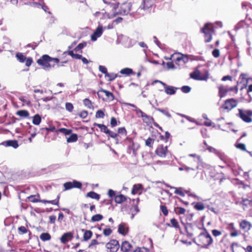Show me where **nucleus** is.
<instances>
[{"mask_svg": "<svg viewBox=\"0 0 252 252\" xmlns=\"http://www.w3.org/2000/svg\"><path fill=\"white\" fill-rule=\"evenodd\" d=\"M127 197L123 194L117 195L115 196V202L118 204H121L126 201Z\"/></svg>", "mask_w": 252, "mask_h": 252, "instance_id": "nucleus-29", "label": "nucleus"}, {"mask_svg": "<svg viewBox=\"0 0 252 252\" xmlns=\"http://www.w3.org/2000/svg\"><path fill=\"white\" fill-rule=\"evenodd\" d=\"M3 144L7 147H12L14 149H16L18 147L19 144L17 140H7L3 143Z\"/></svg>", "mask_w": 252, "mask_h": 252, "instance_id": "nucleus-27", "label": "nucleus"}, {"mask_svg": "<svg viewBox=\"0 0 252 252\" xmlns=\"http://www.w3.org/2000/svg\"><path fill=\"white\" fill-rule=\"evenodd\" d=\"M104 111L105 110H98L95 113V118L97 119L103 118L105 116Z\"/></svg>", "mask_w": 252, "mask_h": 252, "instance_id": "nucleus-50", "label": "nucleus"}, {"mask_svg": "<svg viewBox=\"0 0 252 252\" xmlns=\"http://www.w3.org/2000/svg\"><path fill=\"white\" fill-rule=\"evenodd\" d=\"M236 147L242 151H246V146L243 143H238L236 145Z\"/></svg>", "mask_w": 252, "mask_h": 252, "instance_id": "nucleus-62", "label": "nucleus"}, {"mask_svg": "<svg viewBox=\"0 0 252 252\" xmlns=\"http://www.w3.org/2000/svg\"><path fill=\"white\" fill-rule=\"evenodd\" d=\"M84 105L89 109L93 108L92 101L89 98H85L83 100Z\"/></svg>", "mask_w": 252, "mask_h": 252, "instance_id": "nucleus-49", "label": "nucleus"}, {"mask_svg": "<svg viewBox=\"0 0 252 252\" xmlns=\"http://www.w3.org/2000/svg\"><path fill=\"white\" fill-rule=\"evenodd\" d=\"M160 211L164 217H167L169 213V210L164 203H161L159 206Z\"/></svg>", "mask_w": 252, "mask_h": 252, "instance_id": "nucleus-30", "label": "nucleus"}, {"mask_svg": "<svg viewBox=\"0 0 252 252\" xmlns=\"http://www.w3.org/2000/svg\"><path fill=\"white\" fill-rule=\"evenodd\" d=\"M120 73L122 74H125L126 75H129L130 74H135L132 69L129 68H125L124 69H122L120 71Z\"/></svg>", "mask_w": 252, "mask_h": 252, "instance_id": "nucleus-41", "label": "nucleus"}, {"mask_svg": "<svg viewBox=\"0 0 252 252\" xmlns=\"http://www.w3.org/2000/svg\"><path fill=\"white\" fill-rule=\"evenodd\" d=\"M248 74L246 73H242L239 76V83L240 84H243L244 87L246 88L247 86V84L250 78H247Z\"/></svg>", "mask_w": 252, "mask_h": 252, "instance_id": "nucleus-25", "label": "nucleus"}, {"mask_svg": "<svg viewBox=\"0 0 252 252\" xmlns=\"http://www.w3.org/2000/svg\"><path fill=\"white\" fill-rule=\"evenodd\" d=\"M137 114H140L142 120L144 123H146L147 125L152 124L154 121V119L153 117L148 115L143 112L142 110L139 109L136 110Z\"/></svg>", "mask_w": 252, "mask_h": 252, "instance_id": "nucleus-12", "label": "nucleus"}, {"mask_svg": "<svg viewBox=\"0 0 252 252\" xmlns=\"http://www.w3.org/2000/svg\"><path fill=\"white\" fill-rule=\"evenodd\" d=\"M191 78L195 80L207 81L209 78V73L208 70H206L202 74L198 69H195L193 72L190 73Z\"/></svg>", "mask_w": 252, "mask_h": 252, "instance_id": "nucleus-5", "label": "nucleus"}, {"mask_svg": "<svg viewBox=\"0 0 252 252\" xmlns=\"http://www.w3.org/2000/svg\"><path fill=\"white\" fill-rule=\"evenodd\" d=\"M170 133L166 131V132H165L164 136L163 135L160 136V139L163 140L165 142H167L170 137Z\"/></svg>", "mask_w": 252, "mask_h": 252, "instance_id": "nucleus-60", "label": "nucleus"}, {"mask_svg": "<svg viewBox=\"0 0 252 252\" xmlns=\"http://www.w3.org/2000/svg\"><path fill=\"white\" fill-rule=\"evenodd\" d=\"M16 114L21 118H28L29 116V112L26 110H18Z\"/></svg>", "mask_w": 252, "mask_h": 252, "instance_id": "nucleus-34", "label": "nucleus"}, {"mask_svg": "<svg viewBox=\"0 0 252 252\" xmlns=\"http://www.w3.org/2000/svg\"><path fill=\"white\" fill-rule=\"evenodd\" d=\"M41 118L39 114H36L33 117L32 123L35 125H38L41 123Z\"/></svg>", "mask_w": 252, "mask_h": 252, "instance_id": "nucleus-42", "label": "nucleus"}, {"mask_svg": "<svg viewBox=\"0 0 252 252\" xmlns=\"http://www.w3.org/2000/svg\"><path fill=\"white\" fill-rule=\"evenodd\" d=\"M231 249L232 252H246L245 248L236 242H233L231 244Z\"/></svg>", "mask_w": 252, "mask_h": 252, "instance_id": "nucleus-23", "label": "nucleus"}, {"mask_svg": "<svg viewBox=\"0 0 252 252\" xmlns=\"http://www.w3.org/2000/svg\"><path fill=\"white\" fill-rule=\"evenodd\" d=\"M97 94L104 101H112L115 99V96L112 93L102 88L98 91Z\"/></svg>", "mask_w": 252, "mask_h": 252, "instance_id": "nucleus-7", "label": "nucleus"}, {"mask_svg": "<svg viewBox=\"0 0 252 252\" xmlns=\"http://www.w3.org/2000/svg\"><path fill=\"white\" fill-rule=\"evenodd\" d=\"M129 227L127 224L124 222H122L118 225V232L123 235L126 236L128 234Z\"/></svg>", "mask_w": 252, "mask_h": 252, "instance_id": "nucleus-17", "label": "nucleus"}, {"mask_svg": "<svg viewBox=\"0 0 252 252\" xmlns=\"http://www.w3.org/2000/svg\"><path fill=\"white\" fill-rule=\"evenodd\" d=\"M78 140V136L75 133H73L70 135V136L67 138V142L68 143H72L75 142L77 141Z\"/></svg>", "mask_w": 252, "mask_h": 252, "instance_id": "nucleus-48", "label": "nucleus"}, {"mask_svg": "<svg viewBox=\"0 0 252 252\" xmlns=\"http://www.w3.org/2000/svg\"><path fill=\"white\" fill-rule=\"evenodd\" d=\"M103 218V217L102 215L100 214H96L93 216L91 218V221L92 222H96L102 220Z\"/></svg>", "mask_w": 252, "mask_h": 252, "instance_id": "nucleus-45", "label": "nucleus"}, {"mask_svg": "<svg viewBox=\"0 0 252 252\" xmlns=\"http://www.w3.org/2000/svg\"><path fill=\"white\" fill-rule=\"evenodd\" d=\"M167 187L170 189H174V193L180 195V196L183 197L185 196V193H188L189 192L188 190H185L183 188L181 187L175 188L169 185H167Z\"/></svg>", "mask_w": 252, "mask_h": 252, "instance_id": "nucleus-24", "label": "nucleus"}, {"mask_svg": "<svg viewBox=\"0 0 252 252\" xmlns=\"http://www.w3.org/2000/svg\"><path fill=\"white\" fill-rule=\"evenodd\" d=\"M112 233V230L110 228H106L103 230V234L105 236H110Z\"/></svg>", "mask_w": 252, "mask_h": 252, "instance_id": "nucleus-56", "label": "nucleus"}, {"mask_svg": "<svg viewBox=\"0 0 252 252\" xmlns=\"http://www.w3.org/2000/svg\"><path fill=\"white\" fill-rule=\"evenodd\" d=\"M201 229L203 231L194 239V242L201 248L207 249L213 243V240L206 228Z\"/></svg>", "mask_w": 252, "mask_h": 252, "instance_id": "nucleus-1", "label": "nucleus"}, {"mask_svg": "<svg viewBox=\"0 0 252 252\" xmlns=\"http://www.w3.org/2000/svg\"><path fill=\"white\" fill-rule=\"evenodd\" d=\"M154 141H155V140L154 139L149 137L145 141V145H146V146H147L150 148H152L153 146Z\"/></svg>", "mask_w": 252, "mask_h": 252, "instance_id": "nucleus-52", "label": "nucleus"}, {"mask_svg": "<svg viewBox=\"0 0 252 252\" xmlns=\"http://www.w3.org/2000/svg\"><path fill=\"white\" fill-rule=\"evenodd\" d=\"M167 225H168L170 227H174L175 228H180V225H179V222L175 218L171 219L170 220V224L168 223V224H167Z\"/></svg>", "mask_w": 252, "mask_h": 252, "instance_id": "nucleus-35", "label": "nucleus"}, {"mask_svg": "<svg viewBox=\"0 0 252 252\" xmlns=\"http://www.w3.org/2000/svg\"><path fill=\"white\" fill-rule=\"evenodd\" d=\"M192 204H194L193 206L194 208L198 211L203 210L205 208L204 204L200 202L193 203Z\"/></svg>", "mask_w": 252, "mask_h": 252, "instance_id": "nucleus-38", "label": "nucleus"}, {"mask_svg": "<svg viewBox=\"0 0 252 252\" xmlns=\"http://www.w3.org/2000/svg\"><path fill=\"white\" fill-rule=\"evenodd\" d=\"M149 250L145 248H137L133 252H149Z\"/></svg>", "mask_w": 252, "mask_h": 252, "instance_id": "nucleus-64", "label": "nucleus"}, {"mask_svg": "<svg viewBox=\"0 0 252 252\" xmlns=\"http://www.w3.org/2000/svg\"><path fill=\"white\" fill-rule=\"evenodd\" d=\"M239 226L240 229L244 230L245 232H248L251 229L252 224L251 222L248 220H243L240 222Z\"/></svg>", "mask_w": 252, "mask_h": 252, "instance_id": "nucleus-19", "label": "nucleus"}, {"mask_svg": "<svg viewBox=\"0 0 252 252\" xmlns=\"http://www.w3.org/2000/svg\"><path fill=\"white\" fill-rule=\"evenodd\" d=\"M27 199L32 203L42 202V200L40 199V195L39 194L35 195H31L27 197Z\"/></svg>", "mask_w": 252, "mask_h": 252, "instance_id": "nucleus-26", "label": "nucleus"}, {"mask_svg": "<svg viewBox=\"0 0 252 252\" xmlns=\"http://www.w3.org/2000/svg\"><path fill=\"white\" fill-rule=\"evenodd\" d=\"M175 213L177 215H185L186 210L185 208L181 207H176L174 208Z\"/></svg>", "mask_w": 252, "mask_h": 252, "instance_id": "nucleus-32", "label": "nucleus"}, {"mask_svg": "<svg viewBox=\"0 0 252 252\" xmlns=\"http://www.w3.org/2000/svg\"><path fill=\"white\" fill-rule=\"evenodd\" d=\"M74 107L72 104L70 102H66L65 103V109L68 111L71 112L73 110Z\"/></svg>", "mask_w": 252, "mask_h": 252, "instance_id": "nucleus-57", "label": "nucleus"}, {"mask_svg": "<svg viewBox=\"0 0 252 252\" xmlns=\"http://www.w3.org/2000/svg\"><path fill=\"white\" fill-rule=\"evenodd\" d=\"M102 32L103 30L102 27L98 26L91 35V40L92 41L96 40L97 38L102 35Z\"/></svg>", "mask_w": 252, "mask_h": 252, "instance_id": "nucleus-22", "label": "nucleus"}, {"mask_svg": "<svg viewBox=\"0 0 252 252\" xmlns=\"http://www.w3.org/2000/svg\"><path fill=\"white\" fill-rule=\"evenodd\" d=\"M239 82H237V84ZM218 95L220 98L226 95L229 92H233L235 94H237L238 92V84L232 87H228L227 86L221 84L218 86Z\"/></svg>", "mask_w": 252, "mask_h": 252, "instance_id": "nucleus-4", "label": "nucleus"}, {"mask_svg": "<svg viewBox=\"0 0 252 252\" xmlns=\"http://www.w3.org/2000/svg\"><path fill=\"white\" fill-rule=\"evenodd\" d=\"M140 199L139 198H137L136 199H133L132 201V206L134 208V210L136 213H138L139 212V209L138 208V204L139 203Z\"/></svg>", "mask_w": 252, "mask_h": 252, "instance_id": "nucleus-40", "label": "nucleus"}, {"mask_svg": "<svg viewBox=\"0 0 252 252\" xmlns=\"http://www.w3.org/2000/svg\"><path fill=\"white\" fill-rule=\"evenodd\" d=\"M103 2L109 5L113 10H116L118 8L119 3L118 2H112L110 0H102Z\"/></svg>", "mask_w": 252, "mask_h": 252, "instance_id": "nucleus-33", "label": "nucleus"}, {"mask_svg": "<svg viewBox=\"0 0 252 252\" xmlns=\"http://www.w3.org/2000/svg\"><path fill=\"white\" fill-rule=\"evenodd\" d=\"M155 3V0H143L140 8L144 11L150 12Z\"/></svg>", "mask_w": 252, "mask_h": 252, "instance_id": "nucleus-11", "label": "nucleus"}, {"mask_svg": "<svg viewBox=\"0 0 252 252\" xmlns=\"http://www.w3.org/2000/svg\"><path fill=\"white\" fill-rule=\"evenodd\" d=\"M64 190H69L73 188L81 189L82 187V184L81 182L76 180H73L72 182H67L63 184Z\"/></svg>", "mask_w": 252, "mask_h": 252, "instance_id": "nucleus-10", "label": "nucleus"}, {"mask_svg": "<svg viewBox=\"0 0 252 252\" xmlns=\"http://www.w3.org/2000/svg\"><path fill=\"white\" fill-rule=\"evenodd\" d=\"M201 32L204 34V42H210L215 32L213 25L211 23H206L201 29Z\"/></svg>", "mask_w": 252, "mask_h": 252, "instance_id": "nucleus-3", "label": "nucleus"}, {"mask_svg": "<svg viewBox=\"0 0 252 252\" xmlns=\"http://www.w3.org/2000/svg\"><path fill=\"white\" fill-rule=\"evenodd\" d=\"M37 64L41 66L44 69H48L51 67H55V64H51L53 62L58 64L60 60L57 58H52L48 55H43L36 61Z\"/></svg>", "mask_w": 252, "mask_h": 252, "instance_id": "nucleus-2", "label": "nucleus"}, {"mask_svg": "<svg viewBox=\"0 0 252 252\" xmlns=\"http://www.w3.org/2000/svg\"><path fill=\"white\" fill-rule=\"evenodd\" d=\"M161 84L164 87L165 93L169 95L174 94L176 91L178 89L171 86H167L165 83L161 82Z\"/></svg>", "mask_w": 252, "mask_h": 252, "instance_id": "nucleus-18", "label": "nucleus"}, {"mask_svg": "<svg viewBox=\"0 0 252 252\" xmlns=\"http://www.w3.org/2000/svg\"><path fill=\"white\" fill-rule=\"evenodd\" d=\"M19 99L23 103H26L28 106H31L32 103L30 100L26 98L25 96H21Z\"/></svg>", "mask_w": 252, "mask_h": 252, "instance_id": "nucleus-58", "label": "nucleus"}, {"mask_svg": "<svg viewBox=\"0 0 252 252\" xmlns=\"http://www.w3.org/2000/svg\"><path fill=\"white\" fill-rule=\"evenodd\" d=\"M118 123L115 117H112L110 120V125L111 127H113L117 126Z\"/></svg>", "mask_w": 252, "mask_h": 252, "instance_id": "nucleus-63", "label": "nucleus"}, {"mask_svg": "<svg viewBox=\"0 0 252 252\" xmlns=\"http://www.w3.org/2000/svg\"><path fill=\"white\" fill-rule=\"evenodd\" d=\"M94 126H96L100 128V131L101 132H103L106 134L108 130H109V129L107 127V126L103 124H99L94 123Z\"/></svg>", "mask_w": 252, "mask_h": 252, "instance_id": "nucleus-43", "label": "nucleus"}, {"mask_svg": "<svg viewBox=\"0 0 252 252\" xmlns=\"http://www.w3.org/2000/svg\"><path fill=\"white\" fill-rule=\"evenodd\" d=\"M132 7V4L129 2H126L122 3L120 6V9L119 13L120 14L126 15L131 10Z\"/></svg>", "mask_w": 252, "mask_h": 252, "instance_id": "nucleus-14", "label": "nucleus"}, {"mask_svg": "<svg viewBox=\"0 0 252 252\" xmlns=\"http://www.w3.org/2000/svg\"><path fill=\"white\" fill-rule=\"evenodd\" d=\"M120 247L119 241L115 239L110 240L106 245V247L109 250V252H117Z\"/></svg>", "mask_w": 252, "mask_h": 252, "instance_id": "nucleus-9", "label": "nucleus"}, {"mask_svg": "<svg viewBox=\"0 0 252 252\" xmlns=\"http://www.w3.org/2000/svg\"><path fill=\"white\" fill-rule=\"evenodd\" d=\"M59 132L63 133L65 135H69L71 133L72 130L70 129H67L65 128H61L56 131V133H58Z\"/></svg>", "mask_w": 252, "mask_h": 252, "instance_id": "nucleus-47", "label": "nucleus"}, {"mask_svg": "<svg viewBox=\"0 0 252 252\" xmlns=\"http://www.w3.org/2000/svg\"><path fill=\"white\" fill-rule=\"evenodd\" d=\"M181 90L184 93H189L191 91V88L188 86H184L181 88Z\"/></svg>", "mask_w": 252, "mask_h": 252, "instance_id": "nucleus-59", "label": "nucleus"}, {"mask_svg": "<svg viewBox=\"0 0 252 252\" xmlns=\"http://www.w3.org/2000/svg\"><path fill=\"white\" fill-rule=\"evenodd\" d=\"M60 198V195H58L57 197V198L55 200H42V203H43L44 204L50 203L52 205H58L59 203Z\"/></svg>", "mask_w": 252, "mask_h": 252, "instance_id": "nucleus-37", "label": "nucleus"}, {"mask_svg": "<svg viewBox=\"0 0 252 252\" xmlns=\"http://www.w3.org/2000/svg\"><path fill=\"white\" fill-rule=\"evenodd\" d=\"M238 112L237 116L243 121L247 123L252 122V110L238 109Z\"/></svg>", "mask_w": 252, "mask_h": 252, "instance_id": "nucleus-6", "label": "nucleus"}, {"mask_svg": "<svg viewBox=\"0 0 252 252\" xmlns=\"http://www.w3.org/2000/svg\"><path fill=\"white\" fill-rule=\"evenodd\" d=\"M123 252H129L132 249V245L127 241L123 242L120 247Z\"/></svg>", "mask_w": 252, "mask_h": 252, "instance_id": "nucleus-20", "label": "nucleus"}, {"mask_svg": "<svg viewBox=\"0 0 252 252\" xmlns=\"http://www.w3.org/2000/svg\"><path fill=\"white\" fill-rule=\"evenodd\" d=\"M167 152V146L163 145H159L155 151L156 154L160 158H165Z\"/></svg>", "mask_w": 252, "mask_h": 252, "instance_id": "nucleus-15", "label": "nucleus"}, {"mask_svg": "<svg viewBox=\"0 0 252 252\" xmlns=\"http://www.w3.org/2000/svg\"><path fill=\"white\" fill-rule=\"evenodd\" d=\"M241 204L245 206H252V200H249L248 199H242Z\"/></svg>", "mask_w": 252, "mask_h": 252, "instance_id": "nucleus-54", "label": "nucleus"}, {"mask_svg": "<svg viewBox=\"0 0 252 252\" xmlns=\"http://www.w3.org/2000/svg\"><path fill=\"white\" fill-rule=\"evenodd\" d=\"M16 57L17 59V60L22 63H23L25 62L26 57L25 56L23 55L22 53H17L16 54Z\"/></svg>", "mask_w": 252, "mask_h": 252, "instance_id": "nucleus-44", "label": "nucleus"}, {"mask_svg": "<svg viewBox=\"0 0 252 252\" xmlns=\"http://www.w3.org/2000/svg\"><path fill=\"white\" fill-rule=\"evenodd\" d=\"M212 55L214 57L218 58L220 56V52L218 49H215L212 52Z\"/></svg>", "mask_w": 252, "mask_h": 252, "instance_id": "nucleus-61", "label": "nucleus"}, {"mask_svg": "<svg viewBox=\"0 0 252 252\" xmlns=\"http://www.w3.org/2000/svg\"><path fill=\"white\" fill-rule=\"evenodd\" d=\"M39 237H40V239L42 241H44V242L46 241H49L51 239V236L50 234L48 232H44V233H41L40 234Z\"/></svg>", "mask_w": 252, "mask_h": 252, "instance_id": "nucleus-39", "label": "nucleus"}, {"mask_svg": "<svg viewBox=\"0 0 252 252\" xmlns=\"http://www.w3.org/2000/svg\"><path fill=\"white\" fill-rule=\"evenodd\" d=\"M82 231L84 232L83 236L84 241H87L92 237L93 232L92 231L82 229Z\"/></svg>", "mask_w": 252, "mask_h": 252, "instance_id": "nucleus-28", "label": "nucleus"}, {"mask_svg": "<svg viewBox=\"0 0 252 252\" xmlns=\"http://www.w3.org/2000/svg\"><path fill=\"white\" fill-rule=\"evenodd\" d=\"M86 196L97 200H99L100 199V195L93 191L88 192Z\"/></svg>", "mask_w": 252, "mask_h": 252, "instance_id": "nucleus-31", "label": "nucleus"}, {"mask_svg": "<svg viewBox=\"0 0 252 252\" xmlns=\"http://www.w3.org/2000/svg\"><path fill=\"white\" fill-rule=\"evenodd\" d=\"M201 229V228H199L197 226H193L191 224L188 225L186 227V230L187 233V235L189 237H192L194 235L197 234V230Z\"/></svg>", "mask_w": 252, "mask_h": 252, "instance_id": "nucleus-13", "label": "nucleus"}, {"mask_svg": "<svg viewBox=\"0 0 252 252\" xmlns=\"http://www.w3.org/2000/svg\"><path fill=\"white\" fill-rule=\"evenodd\" d=\"M87 45V43L86 42H83L82 43H79L75 48L74 51L77 52L79 50L82 49L83 48L86 47Z\"/></svg>", "mask_w": 252, "mask_h": 252, "instance_id": "nucleus-55", "label": "nucleus"}, {"mask_svg": "<svg viewBox=\"0 0 252 252\" xmlns=\"http://www.w3.org/2000/svg\"><path fill=\"white\" fill-rule=\"evenodd\" d=\"M238 104V101L234 98H229L225 100L223 103V104L221 106V108L224 110L226 111L227 112H229L231 110L234 108L236 107Z\"/></svg>", "mask_w": 252, "mask_h": 252, "instance_id": "nucleus-8", "label": "nucleus"}, {"mask_svg": "<svg viewBox=\"0 0 252 252\" xmlns=\"http://www.w3.org/2000/svg\"><path fill=\"white\" fill-rule=\"evenodd\" d=\"M18 232L20 235H23L24 234L29 233V235L31 234V231L28 229L26 227L24 226H21L18 228Z\"/></svg>", "mask_w": 252, "mask_h": 252, "instance_id": "nucleus-36", "label": "nucleus"}, {"mask_svg": "<svg viewBox=\"0 0 252 252\" xmlns=\"http://www.w3.org/2000/svg\"><path fill=\"white\" fill-rule=\"evenodd\" d=\"M105 77L107 78L108 81H112L118 77V75L114 73L107 72Z\"/></svg>", "mask_w": 252, "mask_h": 252, "instance_id": "nucleus-46", "label": "nucleus"}, {"mask_svg": "<svg viewBox=\"0 0 252 252\" xmlns=\"http://www.w3.org/2000/svg\"><path fill=\"white\" fill-rule=\"evenodd\" d=\"M73 233L72 232H68L64 233L60 238V241L63 244H66L71 241L73 238Z\"/></svg>", "mask_w": 252, "mask_h": 252, "instance_id": "nucleus-16", "label": "nucleus"}, {"mask_svg": "<svg viewBox=\"0 0 252 252\" xmlns=\"http://www.w3.org/2000/svg\"><path fill=\"white\" fill-rule=\"evenodd\" d=\"M106 134H107L108 137H110L116 140L118 139L117 138L118 137V134L112 131H111L109 129L108 130L107 132L106 133Z\"/></svg>", "mask_w": 252, "mask_h": 252, "instance_id": "nucleus-51", "label": "nucleus"}, {"mask_svg": "<svg viewBox=\"0 0 252 252\" xmlns=\"http://www.w3.org/2000/svg\"><path fill=\"white\" fill-rule=\"evenodd\" d=\"M143 189V186L141 184H134L131 189V193L133 195L138 194L140 195L142 193Z\"/></svg>", "mask_w": 252, "mask_h": 252, "instance_id": "nucleus-21", "label": "nucleus"}, {"mask_svg": "<svg viewBox=\"0 0 252 252\" xmlns=\"http://www.w3.org/2000/svg\"><path fill=\"white\" fill-rule=\"evenodd\" d=\"M118 136L120 134L122 136H126L127 134V132L126 128L124 127H119L118 129Z\"/></svg>", "mask_w": 252, "mask_h": 252, "instance_id": "nucleus-53", "label": "nucleus"}]
</instances>
